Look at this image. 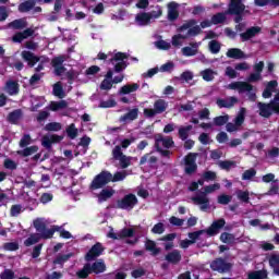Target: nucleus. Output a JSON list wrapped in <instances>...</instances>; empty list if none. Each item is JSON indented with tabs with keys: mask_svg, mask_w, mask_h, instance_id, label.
Segmentation results:
<instances>
[{
	"mask_svg": "<svg viewBox=\"0 0 279 279\" xmlns=\"http://www.w3.org/2000/svg\"><path fill=\"white\" fill-rule=\"evenodd\" d=\"M125 178H128L126 171H119L113 175L108 171H102L92 181L90 191L95 193V191L104 189L109 182H123Z\"/></svg>",
	"mask_w": 279,
	"mask_h": 279,
	"instance_id": "1",
	"label": "nucleus"
},
{
	"mask_svg": "<svg viewBox=\"0 0 279 279\" xmlns=\"http://www.w3.org/2000/svg\"><path fill=\"white\" fill-rule=\"evenodd\" d=\"M219 189H221V184L219 183L206 185L203 192L192 197L193 204L199 206L201 210H208L210 208V198H208V195L215 193V191H219Z\"/></svg>",
	"mask_w": 279,
	"mask_h": 279,
	"instance_id": "2",
	"label": "nucleus"
},
{
	"mask_svg": "<svg viewBox=\"0 0 279 279\" xmlns=\"http://www.w3.org/2000/svg\"><path fill=\"white\" fill-rule=\"evenodd\" d=\"M226 226V220L223 218H220L211 223V226L207 230H201L195 231L192 233H189V239L191 243H195L202 236V234H208V236H215L216 234H219V231L221 228Z\"/></svg>",
	"mask_w": 279,
	"mask_h": 279,
	"instance_id": "3",
	"label": "nucleus"
},
{
	"mask_svg": "<svg viewBox=\"0 0 279 279\" xmlns=\"http://www.w3.org/2000/svg\"><path fill=\"white\" fill-rule=\"evenodd\" d=\"M106 271V264L102 260H98L90 264H86L83 269L76 272L77 278H88L89 274H104Z\"/></svg>",
	"mask_w": 279,
	"mask_h": 279,
	"instance_id": "4",
	"label": "nucleus"
},
{
	"mask_svg": "<svg viewBox=\"0 0 279 279\" xmlns=\"http://www.w3.org/2000/svg\"><path fill=\"white\" fill-rule=\"evenodd\" d=\"M112 156L114 160H119L122 169H128L132 162H136L138 160L136 157H128L123 155V151H121V146H116L113 148Z\"/></svg>",
	"mask_w": 279,
	"mask_h": 279,
	"instance_id": "5",
	"label": "nucleus"
},
{
	"mask_svg": "<svg viewBox=\"0 0 279 279\" xmlns=\"http://www.w3.org/2000/svg\"><path fill=\"white\" fill-rule=\"evenodd\" d=\"M258 108L260 117H271V112H277V114H279V94L268 105L259 102Z\"/></svg>",
	"mask_w": 279,
	"mask_h": 279,
	"instance_id": "6",
	"label": "nucleus"
},
{
	"mask_svg": "<svg viewBox=\"0 0 279 279\" xmlns=\"http://www.w3.org/2000/svg\"><path fill=\"white\" fill-rule=\"evenodd\" d=\"M22 58L23 60H25V62H28V66H34V64H36L37 62H41V64H39L36 68V71H43L44 69L43 64H45V62L49 63L48 58H45V57L38 58L33 52L27 50L22 51Z\"/></svg>",
	"mask_w": 279,
	"mask_h": 279,
	"instance_id": "7",
	"label": "nucleus"
},
{
	"mask_svg": "<svg viewBox=\"0 0 279 279\" xmlns=\"http://www.w3.org/2000/svg\"><path fill=\"white\" fill-rule=\"evenodd\" d=\"M227 88L229 90H238V93H248L251 101H254L256 99V94L252 93V85L245 82H233L230 83Z\"/></svg>",
	"mask_w": 279,
	"mask_h": 279,
	"instance_id": "8",
	"label": "nucleus"
},
{
	"mask_svg": "<svg viewBox=\"0 0 279 279\" xmlns=\"http://www.w3.org/2000/svg\"><path fill=\"white\" fill-rule=\"evenodd\" d=\"M245 12V4L242 0H231L229 3L228 14H235V23H241V14Z\"/></svg>",
	"mask_w": 279,
	"mask_h": 279,
	"instance_id": "9",
	"label": "nucleus"
},
{
	"mask_svg": "<svg viewBox=\"0 0 279 279\" xmlns=\"http://www.w3.org/2000/svg\"><path fill=\"white\" fill-rule=\"evenodd\" d=\"M138 204V199L134 194H128L122 199L118 201L117 207L122 210H132Z\"/></svg>",
	"mask_w": 279,
	"mask_h": 279,
	"instance_id": "10",
	"label": "nucleus"
},
{
	"mask_svg": "<svg viewBox=\"0 0 279 279\" xmlns=\"http://www.w3.org/2000/svg\"><path fill=\"white\" fill-rule=\"evenodd\" d=\"M180 32L184 33L185 36L191 37V36H197V34H199V32H202V27H199V25H197V22H195V20H191L190 22L183 24L180 27Z\"/></svg>",
	"mask_w": 279,
	"mask_h": 279,
	"instance_id": "11",
	"label": "nucleus"
},
{
	"mask_svg": "<svg viewBox=\"0 0 279 279\" xmlns=\"http://www.w3.org/2000/svg\"><path fill=\"white\" fill-rule=\"evenodd\" d=\"M125 60H128V54L122 52H116L114 56L110 59L117 73H119V71H123V69L128 66V63H125Z\"/></svg>",
	"mask_w": 279,
	"mask_h": 279,
	"instance_id": "12",
	"label": "nucleus"
},
{
	"mask_svg": "<svg viewBox=\"0 0 279 279\" xmlns=\"http://www.w3.org/2000/svg\"><path fill=\"white\" fill-rule=\"evenodd\" d=\"M196 159H197V154L190 153L187 156H185L184 169L187 175H191V173H195V171H197V163H195Z\"/></svg>",
	"mask_w": 279,
	"mask_h": 279,
	"instance_id": "13",
	"label": "nucleus"
},
{
	"mask_svg": "<svg viewBox=\"0 0 279 279\" xmlns=\"http://www.w3.org/2000/svg\"><path fill=\"white\" fill-rule=\"evenodd\" d=\"M245 108L240 109L238 116L234 119V123L227 124V132H236V130H239V126L243 125V122L245 121Z\"/></svg>",
	"mask_w": 279,
	"mask_h": 279,
	"instance_id": "14",
	"label": "nucleus"
},
{
	"mask_svg": "<svg viewBox=\"0 0 279 279\" xmlns=\"http://www.w3.org/2000/svg\"><path fill=\"white\" fill-rule=\"evenodd\" d=\"M210 267L213 271H219V274H226V271H230V264L226 263V260L218 258L211 262Z\"/></svg>",
	"mask_w": 279,
	"mask_h": 279,
	"instance_id": "15",
	"label": "nucleus"
},
{
	"mask_svg": "<svg viewBox=\"0 0 279 279\" xmlns=\"http://www.w3.org/2000/svg\"><path fill=\"white\" fill-rule=\"evenodd\" d=\"M62 138L63 137L60 135L48 134L41 138V145L43 147H46V149H51V145H53L54 143H60Z\"/></svg>",
	"mask_w": 279,
	"mask_h": 279,
	"instance_id": "16",
	"label": "nucleus"
},
{
	"mask_svg": "<svg viewBox=\"0 0 279 279\" xmlns=\"http://www.w3.org/2000/svg\"><path fill=\"white\" fill-rule=\"evenodd\" d=\"M134 235V229H123L122 231H120L119 233H114L113 230H111L107 236L109 239H128L130 236Z\"/></svg>",
	"mask_w": 279,
	"mask_h": 279,
	"instance_id": "17",
	"label": "nucleus"
},
{
	"mask_svg": "<svg viewBox=\"0 0 279 279\" xmlns=\"http://www.w3.org/2000/svg\"><path fill=\"white\" fill-rule=\"evenodd\" d=\"M102 252L104 246H101V243H96L86 254L85 258L86 260H94V258H97V256H101Z\"/></svg>",
	"mask_w": 279,
	"mask_h": 279,
	"instance_id": "18",
	"label": "nucleus"
},
{
	"mask_svg": "<svg viewBox=\"0 0 279 279\" xmlns=\"http://www.w3.org/2000/svg\"><path fill=\"white\" fill-rule=\"evenodd\" d=\"M63 62H64V57H57L52 59L51 64L54 69L56 75H64V71H66V69H64V66L62 65Z\"/></svg>",
	"mask_w": 279,
	"mask_h": 279,
	"instance_id": "19",
	"label": "nucleus"
},
{
	"mask_svg": "<svg viewBox=\"0 0 279 279\" xmlns=\"http://www.w3.org/2000/svg\"><path fill=\"white\" fill-rule=\"evenodd\" d=\"M202 43H192L190 46L182 48V54L186 58H191V56H197V50Z\"/></svg>",
	"mask_w": 279,
	"mask_h": 279,
	"instance_id": "20",
	"label": "nucleus"
},
{
	"mask_svg": "<svg viewBox=\"0 0 279 279\" xmlns=\"http://www.w3.org/2000/svg\"><path fill=\"white\" fill-rule=\"evenodd\" d=\"M138 119V109H132L126 114L120 118L121 123H132V121H136Z\"/></svg>",
	"mask_w": 279,
	"mask_h": 279,
	"instance_id": "21",
	"label": "nucleus"
},
{
	"mask_svg": "<svg viewBox=\"0 0 279 279\" xmlns=\"http://www.w3.org/2000/svg\"><path fill=\"white\" fill-rule=\"evenodd\" d=\"M135 23L140 26L149 25L151 23V16L149 15V13H140L135 16Z\"/></svg>",
	"mask_w": 279,
	"mask_h": 279,
	"instance_id": "22",
	"label": "nucleus"
},
{
	"mask_svg": "<svg viewBox=\"0 0 279 279\" xmlns=\"http://www.w3.org/2000/svg\"><path fill=\"white\" fill-rule=\"evenodd\" d=\"M112 195H114V190L111 187H106V189L101 190V192L99 194H97L98 202L100 204L104 202H108V199H110V197H112Z\"/></svg>",
	"mask_w": 279,
	"mask_h": 279,
	"instance_id": "23",
	"label": "nucleus"
},
{
	"mask_svg": "<svg viewBox=\"0 0 279 279\" xmlns=\"http://www.w3.org/2000/svg\"><path fill=\"white\" fill-rule=\"evenodd\" d=\"M29 36H34V29L27 28L22 33H17L13 36L12 40L13 43H23L25 38H29Z\"/></svg>",
	"mask_w": 279,
	"mask_h": 279,
	"instance_id": "24",
	"label": "nucleus"
},
{
	"mask_svg": "<svg viewBox=\"0 0 279 279\" xmlns=\"http://www.w3.org/2000/svg\"><path fill=\"white\" fill-rule=\"evenodd\" d=\"M156 146L158 149H160V147L169 149V147H173V140L171 137L159 136L156 138Z\"/></svg>",
	"mask_w": 279,
	"mask_h": 279,
	"instance_id": "25",
	"label": "nucleus"
},
{
	"mask_svg": "<svg viewBox=\"0 0 279 279\" xmlns=\"http://www.w3.org/2000/svg\"><path fill=\"white\" fill-rule=\"evenodd\" d=\"M257 34H260V27L253 26L248 28L245 33H242L240 36L242 40H250L251 38H254V36H257Z\"/></svg>",
	"mask_w": 279,
	"mask_h": 279,
	"instance_id": "26",
	"label": "nucleus"
},
{
	"mask_svg": "<svg viewBox=\"0 0 279 279\" xmlns=\"http://www.w3.org/2000/svg\"><path fill=\"white\" fill-rule=\"evenodd\" d=\"M217 180V173L214 171H205L202 174V179L198 180L201 186H204L205 182H215Z\"/></svg>",
	"mask_w": 279,
	"mask_h": 279,
	"instance_id": "27",
	"label": "nucleus"
},
{
	"mask_svg": "<svg viewBox=\"0 0 279 279\" xmlns=\"http://www.w3.org/2000/svg\"><path fill=\"white\" fill-rule=\"evenodd\" d=\"M68 106H69V102H66V100H60V101H51L48 108L52 112H58L60 110H64L65 108H68Z\"/></svg>",
	"mask_w": 279,
	"mask_h": 279,
	"instance_id": "28",
	"label": "nucleus"
},
{
	"mask_svg": "<svg viewBox=\"0 0 279 279\" xmlns=\"http://www.w3.org/2000/svg\"><path fill=\"white\" fill-rule=\"evenodd\" d=\"M239 100L235 97H229L226 99H218L217 100V106L219 108H232L234 104H236Z\"/></svg>",
	"mask_w": 279,
	"mask_h": 279,
	"instance_id": "29",
	"label": "nucleus"
},
{
	"mask_svg": "<svg viewBox=\"0 0 279 279\" xmlns=\"http://www.w3.org/2000/svg\"><path fill=\"white\" fill-rule=\"evenodd\" d=\"M186 38H189L186 33H184V32L182 33L179 28V34L174 35L172 37V46L180 47L181 45H183V43H184V40H186Z\"/></svg>",
	"mask_w": 279,
	"mask_h": 279,
	"instance_id": "30",
	"label": "nucleus"
},
{
	"mask_svg": "<svg viewBox=\"0 0 279 279\" xmlns=\"http://www.w3.org/2000/svg\"><path fill=\"white\" fill-rule=\"evenodd\" d=\"M138 88H141V85L137 83L124 85L120 89V95H130V93H136Z\"/></svg>",
	"mask_w": 279,
	"mask_h": 279,
	"instance_id": "31",
	"label": "nucleus"
},
{
	"mask_svg": "<svg viewBox=\"0 0 279 279\" xmlns=\"http://www.w3.org/2000/svg\"><path fill=\"white\" fill-rule=\"evenodd\" d=\"M178 4L175 2H171L168 4V19L169 21H175L178 19Z\"/></svg>",
	"mask_w": 279,
	"mask_h": 279,
	"instance_id": "32",
	"label": "nucleus"
},
{
	"mask_svg": "<svg viewBox=\"0 0 279 279\" xmlns=\"http://www.w3.org/2000/svg\"><path fill=\"white\" fill-rule=\"evenodd\" d=\"M227 58H233L235 60H241L245 58V53L239 48H231L227 51Z\"/></svg>",
	"mask_w": 279,
	"mask_h": 279,
	"instance_id": "33",
	"label": "nucleus"
},
{
	"mask_svg": "<svg viewBox=\"0 0 279 279\" xmlns=\"http://www.w3.org/2000/svg\"><path fill=\"white\" fill-rule=\"evenodd\" d=\"M166 260L173 264L180 263V260H182V255L180 254V251L174 250L166 255Z\"/></svg>",
	"mask_w": 279,
	"mask_h": 279,
	"instance_id": "34",
	"label": "nucleus"
},
{
	"mask_svg": "<svg viewBox=\"0 0 279 279\" xmlns=\"http://www.w3.org/2000/svg\"><path fill=\"white\" fill-rule=\"evenodd\" d=\"M269 265L272 267L274 272L279 276V254L274 253L270 255Z\"/></svg>",
	"mask_w": 279,
	"mask_h": 279,
	"instance_id": "35",
	"label": "nucleus"
},
{
	"mask_svg": "<svg viewBox=\"0 0 279 279\" xmlns=\"http://www.w3.org/2000/svg\"><path fill=\"white\" fill-rule=\"evenodd\" d=\"M101 90H110L112 88V71L107 72L106 78L100 84Z\"/></svg>",
	"mask_w": 279,
	"mask_h": 279,
	"instance_id": "36",
	"label": "nucleus"
},
{
	"mask_svg": "<svg viewBox=\"0 0 279 279\" xmlns=\"http://www.w3.org/2000/svg\"><path fill=\"white\" fill-rule=\"evenodd\" d=\"M276 86H278V82L276 81H270L267 84V87L263 93L264 99H269V97H271V93L276 89Z\"/></svg>",
	"mask_w": 279,
	"mask_h": 279,
	"instance_id": "37",
	"label": "nucleus"
},
{
	"mask_svg": "<svg viewBox=\"0 0 279 279\" xmlns=\"http://www.w3.org/2000/svg\"><path fill=\"white\" fill-rule=\"evenodd\" d=\"M40 239V233H33L24 241V245L26 247H32V245H36Z\"/></svg>",
	"mask_w": 279,
	"mask_h": 279,
	"instance_id": "38",
	"label": "nucleus"
},
{
	"mask_svg": "<svg viewBox=\"0 0 279 279\" xmlns=\"http://www.w3.org/2000/svg\"><path fill=\"white\" fill-rule=\"evenodd\" d=\"M216 75H217V72L210 69H206L201 72V76L205 82H213Z\"/></svg>",
	"mask_w": 279,
	"mask_h": 279,
	"instance_id": "39",
	"label": "nucleus"
},
{
	"mask_svg": "<svg viewBox=\"0 0 279 279\" xmlns=\"http://www.w3.org/2000/svg\"><path fill=\"white\" fill-rule=\"evenodd\" d=\"M9 27L12 29H25L27 27V21L25 19L15 20L9 24Z\"/></svg>",
	"mask_w": 279,
	"mask_h": 279,
	"instance_id": "40",
	"label": "nucleus"
},
{
	"mask_svg": "<svg viewBox=\"0 0 279 279\" xmlns=\"http://www.w3.org/2000/svg\"><path fill=\"white\" fill-rule=\"evenodd\" d=\"M31 104H32V110L34 112L38 108H41V106H45V98L44 97H32Z\"/></svg>",
	"mask_w": 279,
	"mask_h": 279,
	"instance_id": "41",
	"label": "nucleus"
},
{
	"mask_svg": "<svg viewBox=\"0 0 279 279\" xmlns=\"http://www.w3.org/2000/svg\"><path fill=\"white\" fill-rule=\"evenodd\" d=\"M38 151V146H29L24 148L23 150H17L19 156H34Z\"/></svg>",
	"mask_w": 279,
	"mask_h": 279,
	"instance_id": "42",
	"label": "nucleus"
},
{
	"mask_svg": "<svg viewBox=\"0 0 279 279\" xmlns=\"http://www.w3.org/2000/svg\"><path fill=\"white\" fill-rule=\"evenodd\" d=\"M154 108H155V112L157 114H162V112H165V110H167V102L162 99H159V100L155 101Z\"/></svg>",
	"mask_w": 279,
	"mask_h": 279,
	"instance_id": "43",
	"label": "nucleus"
},
{
	"mask_svg": "<svg viewBox=\"0 0 279 279\" xmlns=\"http://www.w3.org/2000/svg\"><path fill=\"white\" fill-rule=\"evenodd\" d=\"M33 226L37 230V232L40 233L45 230V228H47V220L43 218H37L36 220H34Z\"/></svg>",
	"mask_w": 279,
	"mask_h": 279,
	"instance_id": "44",
	"label": "nucleus"
},
{
	"mask_svg": "<svg viewBox=\"0 0 279 279\" xmlns=\"http://www.w3.org/2000/svg\"><path fill=\"white\" fill-rule=\"evenodd\" d=\"M53 95L56 97H59V99H64V97H66V94H64V89H62V83L61 82L54 84Z\"/></svg>",
	"mask_w": 279,
	"mask_h": 279,
	"instance_id": "45",
	"label": "nucleus"
},
{
	"mask_svg": "<svg viewBox=\"0 0 279 279\" xmlns=\"http://www.w3.org/2000/svg\"><path fill=\"white\" fill-rule=\"evenodd\" d=\"M7 93L10 95H16L19 93V83L16 82H8L5 86Z\"/></svg>",
	"mask_w": 279,
	"mask_h": 279,
	"instance_id": "46",
	"label": "nucleus"
},
{
	"mask_svg": "<svg viewBox=\"0 0 279 279\" xmlns=\"http://www.w3.org/2000/svg\"><path fill=\"white\" fill-rule=\"evenodd\" d=\"M34 5H36V2H34L33 0H27L19 5V11L20 12H29V10H32V8H34Z\"/></svg>",
	"mask_w": 279,
	"mask_h": 279,
	"instance_id": "47",
	"label": "nucleus"
},
{
	"mask_svg": "<svg viewBox=\"0 0 279 279\" xmlns=\"http://www.w3.org/2000/svg\"><path fill=\"white\" fill-rule=\"evenodd\" d=\"M46 132H60L62 124L60 122H50L45 126Z\"/></svg>",
	"mask_w": 279,
	"mask_h": 279,
	"instance_id": "48",
	"label": "nucleus"
},
{
	"mask_svg": "<svg viewBox=\"0 0 279 279\" xmlns=\"http://www.w3.org/2000/svg\"><path fill=\"white\" fill-rule=\"evenodd\" d=\"M148 14L151 21L160 19V16H162V8L160 5H156L151 12H148Z\"/></svg>",
	"mask_w": 279,
	"mask_h": 279,
	"instance_id": "49",
	"label": "nucleus"
},
{
	"mask_svg": "<svg viewBox=\"0 0 279 279\" xmlns=\"http://www.w3.org/2000/svg\"><path fill=\"white\" fill-rule=\"evenodd\" d=\"M191 130H193L192 125L180 128L179 129L180 138H182V141H186V138H189V132H191Z\"/></svg>",
	"mask_w": 279,
	"mask_h": 279,
	"instance_id": "50",
	"label": "nucleus"
},
{
	"mask_svg": "<svg viewBox=\"0 0 279 279\" xmlns=\"http://www.w3.org/2000/svg\"><path fill=\"white\" fill-rule=\"evenodd\" d=\"M56 232V227H52L51 229H44L43 232H39V235L40 239H51Z\"/></svg>",
	"mask_w": 279,
	"mask_h": 279,
	"instance_id": "51",
	"label": "nucleus"
},
{
	"mask_svg": "<svg viewBox=\"0 0 279 279\" xmlns=\"http://www.w3.org/2000/svg\"><path fill=\"white\" fill-rule=\"evenodd\" d=\"M114 106H117V100L112 97L107 100H101L99 104V108H114Z\"/></svg>",
	"mask_w": 279,
	"mask_h": 279,
	"instance_id": "52",
	"label": "nucleus"
},
{
	"mask_svg": "<svg viewBox=\"0 0 279 279\" xmlns=\"http://www.w3.org/2000/svg\"><path fill=\"white\" fill-rule=\"evenodd\" d=\"M156 157L151 155H145L141 158L140 165H145V162H148L150 167H154L156 165Z\"/></svg>",
	"mask_w": 279,
	"mask_h": 279,
	"instance_id": "53",
	"label": "nucleus"
},
{
	"mask_svg": "<svg viewBox=\"0 0 279 279\" xmlns=\"http://www.w3.org/2000/svg\"><path fill=\"white\" fill-rule=\"evenodd\" d=\"M146 250H148V252H151V254H154V256H156V254H159L160 250L156 247V242L154 241H146Z\"/></svg>",
	"mask_w": 279,
	"mask_h": 279,
	"instance_id": "54",
	"label": "nucleus"
},
{
	"mask_svg": "<svg viewBox=\"0 0 279 279\" xmlns=\"http://www.w3.org/2000/svg\"><path fill=\"white\" fill-rule=\"evenodd\" d=\"M267 278V271L265 270H259V271H254L248 274V279H265Z\"/></svg>",
	"mask_w": 279,
	"mask_h": 279,
	"instance_id": "55",
	"label": "nucleus"
},
{
	"mask_svg": "<svg viewBox=\"0 0 279 279\" xmlns=\"http://www.w3.org/2000/svg\"><path fill=\"white\" fill-rule=\"evenodd\" d=\"M72 256H73V253H69L65 255H59L54 259V265H64V263H66V260H69V258H71Z\"/></svg>",
	"mask_w": 279,
	"mask_h": 279,
	"instance_id": "56",
	"label": "nucleus"
},
{
	"mask_svg": "<svg viewBox=\"0 0 279 279\" xmlns=\"http://www.w3.org/2000/svg\"><path fill=\"white\" fill-rule=\"evenodd\" d=\"M209 50L211 53H219V51H221V44L217 40H211L209 43Z\"/></svg>",
	"mask_w": 279,
	"mask_h": 279,
	"instance_id": "57",
	"label": "nucleus"
},
{
	"mask_svg": "<svg viewBox=\"0 0 279 279\" xmlns=\"http://www.w3.org/2000/svg\"><path fill=\"white\" fill-rule=\"evenodd\" d=\"M218 165L220 169H225L226 171H230V169H234V167H236V162L234 161H220Z\"/></svg>",
	"mask_w": 279,
	"mask_h": 279,
	"instance_id": "58",
	"label": "nucleus"
},
{
	"mask_svg": "<svg viewBox=\"0 0 279 279\" xmlns=\"http://www.w3.org/2000/svg\"><path fill=\"white\" fill-rule=\"evenodd\" d=\"M155 47H157V49H162L163 51H167L171 49V43L165 41V40H158L155 43Z\"/></svg>",
	"mask_w": 279,
	"mask_h": 279,
	"instance_id": "59",
	"label": "nucleus"
},
{
	"mask_svg": "<svg viewBox=\"0 0 279 279\" xmlns=\"http://www.w3.org/2000/svg\"><path fill=\"white\" fill-rule=\"evenodd\" d=\"M223 21H226V13H218L211 17L214 25H219V23H223Z\"/></svg>",
	"mask_w": 279,
	"mask_h": 279,
	"instance_id": "60",
	"label": "nucleus"
},
{
	"mask_svg": "<svg viewBox=\"0 0 279 279\" xmlns=\"http://www.w3.org/2000/svg\"><path fill=\"white\" fill-rule=\"evenodd\" d=\"M3 166H4V169H9L10 171H14V169H16V167H17V163H16V161L8 158V159L4 160Z\"/></svg>",
	"mask_w": 279,
	"mask_h": 279,
	"instance_id": "61",
	"label": "nucleus"
},
{
	"mask_svg": "<svg viewBox=\"0 0 279 279\" xmlns=\"http://www.w3.org/2000/svg\"><path fill=\"white\" fill-rule=\"evenodd\" d=\"M231 202H232L231 195L221 194L218 196V204H222L223 206H226Z\"/></svg>",
	"mask_w": 279,
	"mask_h": 279,
	"instance_id": "62",
	"label": "nucleus"
},
{
	"mask_svg": "<svg viewBox=\"0 0 279 279\" xmlns=\"http://www.w3.org/2000/svg\"><path fill=\"white\" fill-rule=\"evenodd\" d=\"M220 241H222V243H234V235L227 232L221 233Z\"/></svg>",
	"mask_w": 279,
	"mask_h": 279,
	"instance_id": "63",
	"label": "nucleus"
},
{
	"mask_svg": "<svg viewBox=\"0 0 279 279\" xmlns=\"http://www.w3.org/2000/svg\"><path fill=\"white\" fill-rule=\"evenodd\" d=\"M279 194V182L278 181H274L271 183V187L268 191V195H278Z\"/></svg>",
	"mask_w": 279,
	"mask_h": 279,
	"instance_id": "64",
	"label": "nucleus"
}]
</instances>
